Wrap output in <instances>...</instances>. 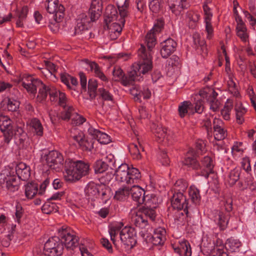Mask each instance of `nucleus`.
Wrapping results in <instances>:
<instances>
[{"label": "nucleus", "mask_w": 256, "mask_h": 256, "mask_svg": "<svg viewBox=\"0 0 256 256\" xmlns=\"http://www.w3.org/2000/svg\"><path fill=\"white\" fill-rule=\"evenodd\" d=\"M46 6L50 14H54V18L57 22H62L64 16V6L58 4V0H46Z\"/></svg>", "instance_id": "obj_9"}, {"label": "nucleus", "mask_w": 256, "mask_h": 256, "mask_svg": "<svg viewBox=\"0 0 256 256\" xmlns=\"http://www.w3.org/2000/svg\"><path fill=\"white\" fill-rule=\"evenodd\" d=\"M106 26L111 32V35L112 34H116V36H118L122 30V28L124 26H122L121 22L118 21V22H112L110 25V24H108V26Z\"/></svg>", "instance_id": "obj_45"}, {"label": "nucleus", "mask_w": 256, "mask_h": 256, "mask_svg": "<svg viewBox=\"0 0 256 256\" xmlns=\"http://www.w3.org/2000/svg\"><path fill=\"white\" fill-rule=\"evenodd\" d=\"M20 180L14 175L0 174V184L2 187L5 186L8 190L14 192L18 190L19 188Z\"/></svg>", "instance_id": "obj_13"}, {"label": "nucleus", "mask_w": 256, "mask_h": 256, "mask_svg": "<svg viewBox=\"0 0 256 256\" xmlns=\"http://www.w3.org/2000/svg\"><path fill=\"white\" fill-rule=\"evenodd\" d=\"M101 244L110 253L112 252V248L111 244L108 240L105 238L101 239Z\"/></svg>", "instance_id": "obj_64"}, {"label": "nucleus", "mask_w": 256, "mask_h": 256, "mask_svg": "<svg viewBox=\"0 0 256 256\" xmlns=\"http://www.w3.org/2000/svg\"><path fill=\"white\" fill-rule=\"evenodd\" d=\"M186 0H176L174 3L170 4L168 1L170 8L171 10L173 13L178 14V12H180L184 8L183 2H186Z\"/></svg>", "instance_id": "obj_43"}, {"label": "nucleus", "mask_w": 256, "mask_h": 256, "mask_svg": "<svg viewBox=\"0 0 256 256\" xmlns=\"http://www.w3.org/2000/svg\"><path fill=\"white\" fill-rule=\"evenodd\" d=\"M3 102L6 104V108L8 111L16 112L19 108V102L13 98H6L4 100Z\"/></svg>", "instance_id": "obj_33"}, {"label": "nucleus", "mask_w": 256, "mask_h": 256, "mask_svg": "<svg viewBox=\"0 0 256 256\" xmlns=\"http://www.w3.org/2000/svg\"><path fill=\"white\" fill-rule=\"evenodd\" d=\"M191 102L189 101H184L181 102L178 106V114L180 118H182L185 116L188 112V110L190 108Z\"/></svg>", "instance_id": "obj_47"}, {"label": "nucleus", "mask_w": 256, "mask_h": 256, "mask_svg": "<svg viewBox=\"0 0 256 256\" xmlns=\"http://www.w3.org/2000/svg\"><path fill=\"white\" fill-rule=\"evenodd\" d=\"M58 97V104L60 106L64 108L66 107V104L67 102V98L66 94L62 92L59 93Z\"/></svg>", "instance_id": "obj_62"}, {"label": "nucleus", "mask_w": 256, "mask_h": 256, "mask_svg": "<svg viewBox=\"0 0 256 256\" xmlns=\"http://www.w3.org/2000/svg\"><path fill=\"white\" fill-rule=\"evenodd\" d=\"M98 82L94 79H90L88 82V93L91 100L95 98L96 96V90L98 88Z\"/></svg>", "instance_id": "obj_32"}, {"label": "nucleus", "mask_w": 256, "mask_h": 256, "mask_svg": "<svg viewBox=\"0 0 256 256\" xmlns=\"http://www.w3.org/2000/svg\"><path fill=\"white\" fill-rule=\"evenodd\" d=\"M238 186L241 190H244L248 188H254L255 187V184L252 182L251 178H247L244 180V182H240L238 184Z\"/></svg>", "instance_id": "obj_49"}, {"label": "nucleus", "mask_w": 256, "mask_h": 256, "mask_svg": "<svg viewBox=\"0 0 256 256\" xmlns=\"http://www.w3.org/2000/svg\"><path fill=\"white\" fill-rule=\"evenodd\" d=\"M64 244L57 236L50 238L45 243L44 252L48 256H58L62 254Z\"/></svg>", "instance_id": "obj_8"}, {"label": "nucleus", "mask_w": 256, "mask_h": 256, "mask_svg": "<svg viewBox=\"0 0 256 256\" xmlns=\"http://www.w3.org/2000/svg\"><path fill=\"white\" fill-rule=\"evenodd\" d=\"M171 204L174 209L178 210H184V212L188 216V202L186 196L182 192H174L171 198Z\"/></svg>", "instance_id": "obj_12"}, {"label": "nucleus", "mask_w": 256, "mask_h": 256, "mask_svg": "<svg viewBox=\"0 0 256 256\" xmlns=\"http://www.w3.org/2000/svg\"><path fill=\"white\" fill-rule=\"evenodd\" d=\"M154 133L161 141L164 142L166 140V142H169L170 138L167 134L166 128L157 126L154 131Z\"/></svg>", "instance_id": "obj_30"}, {"label": "nucleus", "mask_w": 256, "mask_h": 256, "mask_svg": "<svg viewBox=\"0 0 256 256\" xmlns=\"http://www.w3.org/2000/svg\"><path fill=\"white\" fill-rule=\"evenodd\" d=\"M122 226L123 224L122 223L116 224L112 226L109 230V233L110 236V239L112 241L114 244L116 246V244L115 243L114 238L120 232Z\"/></svg>", "instance_id": "obj_42"}, {"label": "nucleus", "mask_w": 256, "mask_h": 256, "mask_svg": "<svg viewBox=\"0 0 256 256\" xmlns=\"http://www.w3.org/2000/svg\"><path fill=\"white\" fill-rule=\"evenodd\" d=\"M114 174L117 181L130 184L137 183L141 178L138 169L130 168L126 164L120 166L116 170Z\"/></svg>", "instance_id": "obj_4"}, {"label": "nucleus", "mask_w": 256, "mask_h": 256, "mask_svg": "<svg viewBox=\"0 0 256 256\" xmlns=\"http://www.w3.org/2000/svg\"><path fill=\"white\" fill-rule=\"evenodd\" d=\"M237 22L236 26V30L237 31H241V30H245L246 31V28L245 26L244 23L242 20V18L240 16H238L236 18V20Z\"/></svg>", "instance_id": "obj_61"}, {"label": "nucleus", "mask_w": 256, "mask_h": 256, "mask_svg": "<svg viewBox=\"0 0 256 256\" xmlns=\"http://www.w3.org/2000/svg\"><path fill=\"white\" fill-rule=\"evenodd\" d=\"M60 92V90H57L54 88H50L48 94L50 97L51 100L54 101L56 100V98L58 97L59 95V93Z\"/></svg>", "instance_id": "obj_63"}, {"label": "nucleus", "mask_w": 256, "mask_h": 256, "mask_svg": "<svg viewBox=\"0 0 256 256\" xmlns=\"http://www.w3.org/2000/svg\"><path fill=\"white\" fill-rule=\"evenodd\" d=\"M25 187L26 196L28 198H32L38 192V186L34 182L28 183Z\"/></svg>", "instance_id": "obj_29"}, {"label": "nucleus", "mask_w": 256, "mask_h": 256, "mask_svg": "<svg viewBox=\"0 0 256 256\" xmlns=\"http://www.w3.org/2000/svg\"><path fill=\"white\" fill-rule=\"evenodd\" d=\"M242 164V167L248 173H249L251 170L250 161L249 158L246 157L243 158Z\"/></svg>", "instance_id": "obj_57"}, {"label": "nucleus", "mask_w": 256, "mask_h": 256, "mask_svg": "<svg viewBox=\"0 0 256 256\" xmlns=\"http://www.w3.org/2000/svg\"><path fill=\"white\" fill-rule=\"evenodd\" d=\"M65 110L62 112L61 118L64 120H68L70 118L72 119V113L74 108L72 106H68V108H64Z\"/></svg>", "instance_id": "obj_54"}, {"label": "nucleus", "mask_w": 256, "mask_h": 256, "mask_svg": "<svg viewBox=\"0 0 256 256\" xmlns=\"http://www.w3.org/2000/svg\"><path fill=\"white\" fill-rule=\"evenodd\" d=\"M112 74L115 81H118L122 79L124 74L122 70L118 66H115L113 70Z\"/></svg>", "instance_id": "obj_55"}, {"label": "nucleus", "mask_w": 256, "mask_h": 256, "mask_svg": "<svg viewBox=\"0 0 256 256\" xmlns=\"http://www.w3.org/2000/svg\"><path fill=\"white\" fill-rule=\"evenodd\" d=\"M1 132L3 134L4 142L8 144L14 136L13 128L2 130Z\"/></svg>", "instance_id": "obj_52"}, {"label": "nucleus", "mask_w": 256, "mask_h": 256, "mask_svg": "<svg viewBox=\"0 0 256 256\" xmlns=\"http://www.w3.org/2000/svg\"><path fill=\"white\" fill-rule=\"evenodd\" d=\"M30 126L34 130V132L38 136L43 134V127L39 120L34 118L31 120Z\"/></svg>", "instance_id": "obj_31"}, {"label": "nucleus", "mask_w": 256, "mask_h": 256, "mask_svg": "<svg viewBox=\"0 0 256 256\" xmlns=\"http://www.w3.org/2000/svg\"><path fill=\"white\" fill-rule=\"evenodd\" d=\"M104 16L106 25L108 27V24L117 20L118 15L116 8L113 5H108L106 9Z\"/></svg>", "instance_id": "obj_25"}, {"label": "nucleus", "mask_w": 256, "mask_h": 256, "mask_svg": "<svg viewBox=\"0 0 256 256\" xmlns=\"http://www.w3.org/2000/svg\"><path fill=\"white\" fill-rule=\"evenodd\" d=\"M174 192H182L183 194L188 188V184L182 180H177L174 184Z\"/></svg>", "instance_id": "obj_51"}, {"label": "nucleus", "mask_w": 256, "mask_h": 256, "mask_svg": "<svg viewBox=\"0 0 256 256\" xmlns=\"http://www.w3.org/2000/svg\"><path fill=\"white\" fill-rule=\"evenodd\" d=\"M102 9V0H92L89 12L91 14V20H98L101 14Z\"/></svg>", "instance_id": "obj_23"}, {"label": "nucleus", "mask_w": 256, "mask_h": 256, "mask_svg": "<svg viewBox=\"0 0 256 256\" xmlns=\"http://www.w3.org/2000/svg\"><path fill=\"white\" fill-rule=\"evenodd\" d=\"M177 46L176 42L168 38L161 43L160 54L162 58H167L174 52Z\"/></svg>", "instance_id": "obj_16"}, {"label": "nucleus", "mask_w": 256, "mask_h": 256, "mask_svg": "<svg viewBox=\"0 0 256 256\" xmlns=\"http://www.w3.org/2000/svg\"><path fill=\"white\" fill-rule=\"evenodd\" d=\"M93 144L94 143L92 140L88 141L85 138L84 141L81 142V144L80 146L83 150L90 151L94 148Z\"/></svg>", "instance_id": "obj_56"}, {"label": "nucleus", "mask_w": 256, "mask_h": 256, "mask_svg": "<svg viewBox=\"0 0 256 256\" xmlns=\"http://www.w3.org/2000/svg\"><path fill=\"white\" fill-rule=\"evenodd\" d=\"M22 86L32 94H35L36 90H38V97L41 100H44L48 94L49 86L43 84L40 80L34 79L31 76H28L22 80Z\"/></svg>", "instance_id": "obj_6"}, {"label": "nucleus", "mask_w": 256, "mask_h": 256, "mask_svg": "<svg viewBox=\"0 0 256 256\" xmlns=\"http://www.w3.org/2000/svg\"><path fill=\"white\" fill-rule=\"evenodd\" d=\"M162 0H152L150 4L149 7L150 10L154 13L160 12L162 8Z\"/></svg>", "instance_id": "obj_46"}, {"label": "nucleus", "mask_w": 256, "mask_h": 256, "mask_svg": "<svg viewBox=\"0 0 256 256\" xmlns=\"http://www.w3.org/2000/svg\"><path fill=\"white\" fill-rule=\"evenodd\" d=\"M96 20H91V14L90 12L88 16L86 14H80L77 19V24L75 27V34H78L82 31L88 30V28L90 27L91 22Z\"/></svg>", "instance_id": "obj_15"}, {"label": "nucleus", "mask_w": 256, "mask_h": 256, "mask_svg": "<svg viewBox=\"0 0 256 256\" xmlns=\"http://www.w3.org/2000/svg\"><path fill=\"white\" fill-rule=\"evenodd\" d=\"M128 149L133 159L138 160L142 158V152H144V148L139 142H138L137 144L132 143L130 144Z\"/></svg>", "instance_id": "obj_26"}, {"label": "nucleus", "mask_w": 256, "mask_h": 256, "mask_svg": "<svg viewBox=\"0 0 256 256\" xmlns=\"http://www.w3.org/2000/svg\"><path fill=\"white\" fill-rule=\"evenodd\" d=\"M204 0V2L203 5V9L204 14V20H211L212 14L211 12L210 8L208 6V4L211 2H207L206 0Z\"/></svg>", "instance_id": "obj_53"}, {"label": "nucleus", "mask_w": 256, "mask_h": 256, "mask_svg": "<svg viewBox=\"0 0 256 256\" xmlns=\"http://www.w3.org/2000/svg\"><path fill=\"white\" fill-rule=\"evenodd\" d=\"M228 85L229 90L232 93L234 94V96H238V95L239 94L236 89V84L232 78H230V80H228Z\"/></svg>", "instance_id": "obj_60"}, {"label": "nucleus", "mask_w": 256, "mask_h": 256, "mask_svg": "<svg viewBox=\"0 0 256 256\" xmlns=\"http://www.w3.org/2000/svg\"><path fill=\"white\" fill-rule=\"evenodd\" d=\"M96 174H102L106 172L108 168L106 162L102 160H98L94 164Z\"/></svg>", "instance_id": "obj_39"}, {"label": "nucleus", "mask_w": 256, "mask_h": 256, "mask_svg": "<svg viewBox=\"0 0 256 256\" xmlns=\"http://www.w3.org/2000/svg\"><path fill=\"white\" fill-rule=\"evenodd\" d=\"M16 172L19 180L21 179L22 180H26L30 176V168L24 162H20L17 164Z\"/></svg>", "instance_id": "obj_24"}, {"label": "nucleus", "mask_w": 256, "mask_h": 256, "mask_svg": "<svg viewBox=\"0 0 256 256\" xmlns=\"http://www.w3.org/2000/svg\"><path fill=\"white\" fill-rule=\"evenodd\" d=\"M130 194V189L128 187L123 186L116 192L114 198L118 200H122Z\"/></svg>", "instance_id": "obj_41"}, {"label": "nucleus", "mask_w": 256, "mask_h": 256, "mask_svg": "<svg viewBox=\"0 0 256 256\" xmlns=\"http://www.w3.org/2000/svg\"><path fill=\"white\" fill-rule=\"evenodd\" d=\"M47 166L51 169L60 171L63 167L64 158L61 154L52 150L44 156Z\"/></svg>", "instance_id": "obj_10"}, {"label": "nucleus", "mask_w": 256, "mask_h": 256, "mask_svg": "<svg viewBox=\"0 0 256 256\" xmlns=\"http://www.w3.org/2000/svg\"><path fill=\"white\" fill-rule=\"evenodd\" d=\"M166 233L165 230L162 228L156 229L154 234L150 236L149 242L155 246L163 244L166 240Z\"/></svg>", "instance_id": "obj_19"}, {"label": "nucleus", "mask_w": 256, "mask_h": 256, "mask_svg": "<svg viewBox=\"0 0 256 256\" xmlns=\"http://www.w3.org/2000/svg\"><path fill=\"white\" fill-rule=\"evenodd\" d=\"M58 236L61 238V242L64 244L68 250H74L79 246V238L70 228L62 227L58 230Z\"/></svg>", "instance_id": "obj_7"}, {"label": "nucleus", "mask_w": 256, "mask_h": 256, "mask_svg": "<svg viewBox=\"0 0 256 256\" xmlns=\"http://www.w3.org/2000/svg\"><path fill=\"white\" fill-rule=\"evenodd\" d=\"M155 208L156 207L149 208L148 206H144L142 208V213L146 218H148L151 220L154 221L156 215Z\"/></svg>", "instance_id": "obj_40"}, {"label": "nucleus", "mask_w": 256, "mask_h": 256, "mask_svg": "<svg viewBox=\"0 0 256 256\" xmlns=\"http://www.w3.org/2000/svg\"><path fill=\"white\" fill-rule=\"evenodd\" d=\"M132 221L137 228L142 229L148 225V220L142 215H136L132 218Z\"/></svg>", "instance_id": "obj_44"}, {"label": "nucleus", "mask_w": 256, "mask_h": 256, "mask_svg": "<svg viewBox=\"0 0 256 256\" xmlns=\"http://www.w3.org/2000/svg\"><path fill=\"white\" fill-rule=\"evenodd\" d=\"M130 194L134 200L138 204H144L145 200L144 190L138 186H134L130 189Z\"/></svg>", "instance_id": "obj_22"}, {"label": "nucleus", "mask_w": 256, "mask_h": 256, "mask_svg": "<svg viewBox=\"0 0 256 256\" xmlns=\"http://www.w3.org/2000/svg\"><path fill=\"white\" fill-rule=\"evenodd\" d=\"M164 20L162 18L158 19L152 29L146 34L145 42L146 44L147 49L143 44H141L138 50L140 60L136 69L130 72L127 76H124L121 82L124 86H128L132 84L138 74H145L152 70V50L156 44L155 35L161 32L164 28Z\"/></svg>", "instance_id": "obj_1"}, {"label": "nucleus", "mask_w": 256, "mask_h": 256, "mask_svg": "<svg viewBox=\"0 0 256 256\" xmlns=\"http://www.w3.org/2000/svg\"><path fill=\"white\" fill-rule=\"evenodd\" d=\"M120 18L118 20L122 26H124L125 23V18L127 17L128 14V10L127 9L122 8L118 7Z\"/></svg>", "instance_id": "obj_59"}, {"label": "nucleus", "mask_w": 256, "mask_h": 256, "mask_svg": "<svg viewBox=\"0 0 256 256\" xmlns=\"http://www.w3.org/2000/svg\"><path fill=\"white\" fill-rule=\"evenodd\" d=\"M86 119L82 116L78 114L77 113H74L72 116V124L74 126H79L82 124Z\"/></svg>", "instance_id": "obj_50"}, {"label": "nucleus", "mask_w": 256, "mask_h": 256, "mask_svg": "<svg viewBox=\"0 0 256 256\" xmlns=\"http://www.w3.org/2000/svg\"><path fill=\"white\" fill-rule=\"evenodd\" d=\"M14 138L16 143L20 144H24L27 139V134L20 126H17L14 134Z\"/></svg>", "instance_id": "obj_28"}, {"label": "nucleus", "mask_w": 256, "mask_h": 256, "mask_svg": "<svg viewBox=\"0 0 256 256\" xmlns=\"http://www.w3.org/2000/svg\"><path fill=\"white\" fill-rule=\"evenodd\" d=\"M28 8L27 6H24L22 8L20 12H18L16 14V16L18 19L16 21V26L18 27H22L24 25V20L26 19L28 13Z\"/></svg>", "instance_id": "obj_35"}, {"label": "nucleus", "mask_w": 256, "mask_h": 256, "mask_svg": "<svg viewBox=\"0 0 256 256\" xmlns=\"http://www.w3.org/2000/svg\"><path fill=\"white\" fill-rule=\"evenodd\" d=\"M13 128L12 126V120L6 116H0V130H4L8 129Z\"/></svg>", "instance_id": "obj_36"}, {"label": "nucleus", "mask_w": 256, "mask_h": 256, "mask_svg": "<svg viewBox=\"0 0 256 256\" xmlns=\"http://www.w3.org/2000/svg\"><path fill=\"white\" fill-rule=\"evenodd\" d=\"M101 186L94 182H89L86 186L84 192L88 198L94 200L100 196V188Z\"/></svg>", "instance_id": "obj_18"}, {"label": "nucleus", "mask_w": 256, "mask_h": 256, "mask_svg": "<svg viewBox=\"0 0 256 256\" xmlns=\"http://www.w3.org/2000/svg\"><path fill=\"white\" fill-rule=\"evenodd\" d=\"M88 133L94 138L97 140L100 144H108L111 141L109 136L92 127H90L88 129Z\"/></svg>", "instance_id": "obj_20"}, {"label": "nucleus", "mask_w": 256, "mask_h": 256, "mask_svg": "<svg viewBox=\"0 0 256 256\" xmlns=\"http://www.w3.org/2000/svg\"><path fill=\"white\" fill-rule=\"evenodd\" d=\"M222 120L214 118L213 120L214 137L217 140H224L227 136V131L224 128Z\"/></svg>", "instance_id": "obj_17"}, {"label": "nucleus", "mask_w": 256, "mask_h": 256, "mask_svg": "<svg viewBox=\"0 0 256 256\" xmlns=\"http://www.w3.org/2000/svg\"><path fill=\"white\" fill-rule=\"evenodd\" d=\"M220 210H216L214 212V220L219 226L220 230H225L228 226L230 217V212L232 210V200L231 198L220 202Z\"/></svg>", "instance_id": "obj_5"}, {"label": "nucleus", "mask_w": 256, "mask_h": 256, "mask_svg": "<svg viewBox=\"0 0 256 256\" xmlns=\"http://www.w3.org/2000/svg\"><path fill=\"white\" fill-rule=\"evenodd\" d=\"M120 237L124 244L132 246L136 242V230L131 226H126L120 231Z\"/></svg>", "instance_id": "obj_14"}, {"label": "nucleus", "mask_w": 256, "mask_h": 256, "mask_svg": "<svg viewBox=\"0 0 256 256\" xmlns=\"http://www.w3.org/2000/svg\"><path fill=\"white\" fill-rule=\"evenodd\" d=\"M205 144L202 140H199L196 142V154L192 149H191L187 152L184 160L182 161L184 165L188 166L194 170H198L200 168V172H196L197 176H202L208 178L209 174L213 172L214 164L210 157L204 156L202 160L200 166L197 160V154L202 153L205 150Z\"/></svg>", "instance_id": "obj_2"}, {"label": "nucleus", "mask_w": 256, "mask_h": 256, "mask_svg": "<svg viewBox=\"0 0 256 256\" xmlns=\"http://www.w3.org/2000/svg\"><path fill=\"white\" fill-rule=\"evenodd\" d=\"M202 98H205L210 105V109L214 112L218 110L220 102L217 100L218 93L212 88L206 87L199 92Z\"/></svg>", "instance_id": "obj_11"}, {"label": "nucleus", "mask_w": 256, "mask_h": 256, "mask_svg": "<svg viewBox=\"0 0 256 256\" xmlns=\"http://www.w3.org/2000/svg\"><path fill=\"white\" fill-rule=\"evenodd\" d=\"M232 102L228 100L226 102L224 108L221 110V114L225 120H228L230 118V112L232 108Z\"/></svg>", "instance_id": "obj_48"}, {"label": "nucleus", "mask_w": 256, "mask_h": 256, "mask_svg": "<svg viewBox=\"0 0 256 256\" xmlns=\"http://www.w3.org/2000/svg\"><path fill=\"white\" fill-rule=\"evenodd\" d=\"M64 166L66 173L65 179L70 182L80 180L82 177L88 175L90 170L89 164L82 160L66 159Z\"/></svg>", "instance_id": "obj_3"}, {"label": "nucleus", "mask_w": 256, "mask_h": 256, "mask_svg": "<svg viewBox=\"0 0 256 256\" xmlns=\"http://www.w3.org/2000/svg\"><path fill=\"white\" fill-rule=\"evenodd\" d=\"M90 67L91 71L94 72L95 76L104 82H108V79L102 71L100 66L95 62L90 63Z\"/></svg>", "instance_id": "obj_27"}, {"label": "nucleus", "mask_w": 256, "mask_h": 256, "mask_svg": "<svg viewBox=\"0 0 256 256\" xmlns=\"http://www.w3.org/2000/svg\"><path fill=\"white\" fill-rule=\"evenodd\" d=\"M189 195L192 202L198 204L200 200V190L195 186H191L189 190Z\"/></svg>", "instance_id": "obj_34"}, {"label": "nucleus", "mask_w": 256, "mask_h": 256, "mask_svg": "<svg viewBox=\"0 0 256 256\" xmlns=\"http://www.w3.org/2000/svg\"><path fill=\"white\" fill-rule=\"evenodd\" d=\"M54 204H50L49 202H46L42 208V210L44 214H50L54 211Z\"/></svg>", "instance_id": "obj_58"}, {"label": "nucleus", "mask_w": 256, "mask_h": 256, "mask_svg": "<svg viewBox=\"0 0 256 256\" xmlns=\"http://www.w3.org/2000/svg\"><path fill=\"white\" fill-rule=\"evenodd\" d=\"M172 248L175 252L180 256H190L192 254L191 248L187 240L182 241L178 246L173 245Z\"/></svg>", "instance_id": "obj_21"}, {"label": "nucleus", "mask_w": 256, "mask_h": 256, "mask_svg": "<svg viewBox=\"0 0 256 256\" xmlns=\"http://www.w3.org/2000/svg\"><path fill=\"white\" fill-rule=\"evenodd\" d=\"M100 97L104 101H111L114 100L112 94L106 88H99L98 90Z\"/></svg>", "instance_id": "obj_38"}, {"label": "nucleus", "mask_w": 256, "mask_h": 256, "mask_svg": "<svg viewBox=\"0 0 256 256\" xmlns=\"http://www.w3.org/2000/svg\"><path fill=\"white\" fill-rule=\"evenodd\" d=\"M240 170L239 168H234L230 172L228 181L230 186L234 185L240 179Z\"/></svg>", "instance_id": "obj_37"}]
</instances>
